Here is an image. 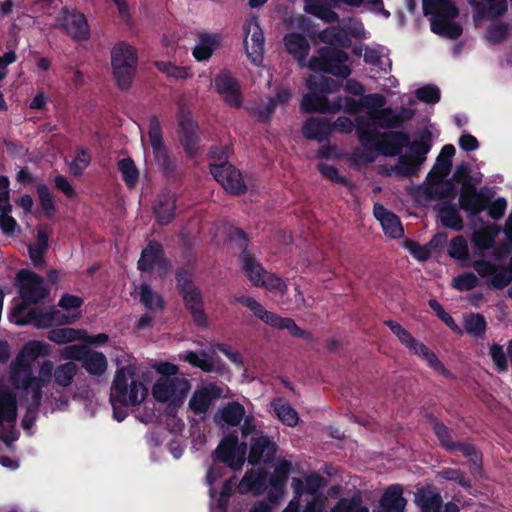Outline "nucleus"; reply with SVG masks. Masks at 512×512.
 I'll return each instance as SVG.
<instances>
[{
    "label": "nucleus",
    "instance_id": "1",
    "mask_svg": "<svg viewBox=\"0 0 512 512\" xmlns=\"http://www.w3.org/2000/svg\"><path fill=\"white\" fill-rule=\"evenodd\" d=\"M371 122L364 117L356 119L355 130L358 140L363 147L361 159L367 163L373 162L377 154L385 157H395L402 153L403 148L409 147L414 157L421 164L426 160V154L431 149L432 132L424 128L420 132V140L411 142L410 135L405 131L395 130L380 132L371 128Z\"/></svg>",
    "mask_w": 512,
    "mask_h": 512
},
{
    "label": "nucleus",
    "instance_id": "2",
    "mask_svg": "<svg viewBox=\"0 0 512 512\" xmlns=\"http://www.w3.org/2000/svg\"><path fill=\"white\" fill-rule=\"evenodd\" d=\"M113 79L121 91H128L138 68L137 50L126 41L117 42L111 50Z\"/></svg>",
    "mask_w": 512,
    "mask_h": 512
},
{
    "label": "nucleus",
    "instance_id": "3",
    "mask_svg": "<svg viewBox=\"0 0 512 512\" xmlns=\"http://www.w3.org/2000/svg\"><path fill=\"white\" fill-rule=\"evenodd\" d=\"M428 421L432 424V429L437 437L441 447L448 452L459 451L468 458L470 473L473 476H482L483 456L476 446L470 442L453 441L450 429L432 414L427 415Z\"/></svg>",
    "mask_w": 512,
    "mask_h": 512
},
{
    "label": "nucleus",
    "instance_id": "4",
    "mask_svg": "<svg viewBox=\"0 0 512 512\" xmlns=\"http://www.w3.org/2000/svg\"><path fill=\"white\" fill-rule=\"evenodd\" d=\"M149 140L153 158L159 170L167 180L175 181L180 178L178 160L163 141L161 123L156 115L149 118Z\"/></svg>",
    "mask_w": 512,
    "mask_h": 512
},
{
    "label": "nucleus",
    "instance_id": "5",
    "mask_svg": "<svg viewBox=\"0 0 512 512\" xmlns=\"http://www.w3.org/2000/svg\"><path fill=\"white\" fill-rule=\"evenodd\" d=\"M16 282L22 303L13 310V317L22 315L28 304L42 303L50 295V289L45 285L44 278L29 269H21L16 274Z\"/></svg>",
    "mask_w": 512,
    "mask_h": 512
},
{
    "label": "nucleus",
    "instance_id": "6",
    "mask_svg": "<svg viewBox=\"0 0 512 512\" xmlns=\"http://www.w3.org/2000/svg\"><path fill=\"white\" fill-rule=\"evenodd\" d=\"M308 61V68L313 72H323L337 78L347 79L351 68L347 65L348 53L338 47L323 46Z\"/></svg>",
    "mask_w": 512,
    "mask_h": 512
},
{
    "label": "nucleus",
    "instance_id": "7",
    "mask_svg": "<svg viewBox=\"0 0 512 512\" xmlns=\"http://www.w3.org/2000/svg\"><path fill=\"white\" fill-rule=\"evenodd\" d=\"M247 444L240 443L237 431H232L220 441L215 450L216 459L232 470H240L246 460Z\"/></svg>",
    "mask_w": 512,
    "mask_h": 512
},
{
    "label": "nucleus",
    "instance_id": "8",
    "mask_svg": "<svg viewBox=\"0 0 512 512\" xmlns=\"http://www.w3.org/2000/svg\"><path fill=\"white\" fill-rule=\"evenodd\" d=\"M177 122V134L184 154L188 159H194L202 151L198 123L193 120L189 113H180Z\"/></svg>",
    "mask_w": 512,
    "mask_h": 512
},
{
    "label": "nucleus",
    "instance_id": "9",
    "mask_svg": "<svg viewBox=\"0 0 512 512\" xmlns=\"http://www.w3.org/2000/svg\"><path fill=\"white\" fill-rule=\"evenodd\" d=\"M209 169L214 179L220 183L230 195L240 196L247 192V185L241 171L231 163L210 164Z\"/></svg>",
    "mask_w": 512,
    "mask_h": 512
},
{
    "label": "nucleus",
    "instance_id": "10",
    "mask_svg": "<svg viewBox=\"0 0 512 512\" xmlns=\"http://www.w3.org/2000/svg\"><path fill=\"white\" fill-rule=\"evenodd\" d=\"M191 389L190 382L179 377H160L152 387V395L157 402L164 403L176 399L184 402Z\"/></svg>",
    "mask_w": 512,
    "mask_h": 512
},
{
    "label": "nucleus",
    "instance_id": "11",
    "mask_svg": "<svg viewBox=\"0 0 512 512\" xmlns=\"http://www.w3.org/2000/svg\"><path fill=\"white\" fill-rule=\"evenodd\" d=\"M414 503L418 512H460L456 503L449 501L444 504L441 494L432 485L417 488Z\"/></svg>",
    "mask_w": 512,
    "mask_h": 512
},
{
    "label": "nucleus",
    "instance_id": "12",
    "mask_svg": "<svg viewBox=\"0 0 512 512\" xmlns=\"http://www.w3.org/2000/svg\"><path fill=\"white\" fill-rule=\"evenodd\" d=\"M278 446L269 436L263 432H256L250 439V449L247 461L250 465L256 466L260 463H271L277 453Z\"/></svg>",
    "mask_w": 512,
    "mask_h": 512
},
{
    "label": "nucleus",
    "instance_id": "13",
    "mask_svg": "<svg viewBox=\"0 0 512 512\" xmlns=\"http://www.w3.org/2000/svg\"><path fill=\"white\" fill-rule=\"evenodd\" d=\"M215 90L224 102L230 107L240 108L242 106V95L239 82L232 74L227 71H221L214 80Z\"/></svg>",
    "mask_w": 512,
    "mask_h": 512
},
{
    "label": "nucleus",
    "instance_id": "14",
    "mask_svg": "<svg viewBox=\"0 0 512 512\" xmlns=\"http://www.w3.org/2000/svg\"><path fill=\"white\" fill-rule=\"evenodd\" d=\"M61 27L77 41H85L90 37V28L85 15L76 10L63 9Z\"/></svg>",
    "mask_w": 512,
    "mask_h": 512
},
{
    "label": "nucleus",
    "instance_id": "15",
    "mask_svg": "<svg viewBox=\"0 0 512 512\" xmlns=\"http://www.w3.org/2000/svg\"><path fill=\"white\" fill-rule=\"evenodd\" d=\"M489 198L477 190L473 183L461 187L459 205L469 217H475L488 207Z\"/></svg>",
    "mask_w": 512,
    "mask_h": 512
},
{
    "label": "nucleus",
    "instance_id": "16",
    "mask_svg": "<svg viewBox=\"0 0 512 512\" xmlns=\"http://www.w3.org/2000/svg\"><path fill=\"white\" fill-rule=\"evenodd\" d=\"M292 471V463L288 460L279 462L272 474H269V491L268 499L272 503H278L283 497L285 486L288 481L290 472Z\"/></svg>",
    "mask_w": 512,
    "mask_h": 512
},
{
    "label": "nucleus",
    "instance_id": "17",
    "mask_svg": "<svg viewBox=\"0 0 512 512\" xmlns=\"http://www.w3.org/2000/svg\"><path fill=\"white\" fill-rule=\"evenodd\" d=\"M423 12L424 15H433L431 28L439 25V21H452L459 16V10L451 0L423 1Z\"/></svg>",
    "mask_w": 512,
    "mask_h": 512
},
{
    "label": "nucleus",
    "instance_id": "18",
    "mask_svg": "<svg viewBox=\"0 0 512 512\" xmlns=\"http://www.w3.org/2000/svg\"><path fill=\"white\" fill-rule=\"evenodd\" d=\"M300 109L303 113H338L340 106L337 103L330 101L326 95H322L317 91H310L306 93L301 100Z\"/></svg>",
    "mask_w": 512,
    "mask_h": 512
},
{
    "label": "nucleus",
    "instance_id": "19",
    "mask_svg": "<svg viewBox=\"0 0 512 512\" xmlns=\"http://www.w3.org/2000/svg\"><path fill=\"white\" fill-rule=\"evenodd\" d=\"M235 302L247 307L252 311L255 317L259 318L265 324L273 328L282 329L286 317H281L274 312L266 310L263 305L253 297L237 296L235 297Z\"/></svg>",
    "mask_w": 512,
    "mask_h": 512
},
{
    "label": "nucleus",
    "instance_id": "20",
    "mask_svg": "<svg viewBox=\"0 0 512 512\" xmlns=\"http://www.w3.org/2000/svg\"><path fill=\"white\" fill-rule=\"evenodd\" d=\"M221 395L222 389L219 386L209 384L193 393L189 400V408L197 415L204 414L208 411L212 401L220 398Z\"/></svg>",
    "mask_w": 512,
    "mask_h": 512
},
{
    "label": "nucleus",
    "instance_id": "21",
    "mask_svg": "<svg viewBox=\"0 0 512 512\" xmlns=\"http://www.w3.org/2000/svg\"><path fill=\"white\" fill-rule=\"evenodd\" d=\"M184 306L192 316L193 321L201 327L208 323V317L204 311V301L202 293L198 287L180 294Z\"/></svg>",
    "mask_w": 512,
    "mask_h": 512
},
{
    "label": "nucleus",
    "instance_id": "22",
    "mask_svg": "<svg viewBox=\"0 0 512 512\" xmlns=\"http://www.w3.org/2000/svg\"><path fill=\"white\" fill-rule=\"evenodd\" d=\"M286 51L293 56L300 66H304L310 51L306 37L298 32L287 33L283 38Z\"/></svg>",
    "mask_w": 512,
    "mask_h": 512
},
{
    "label": "nucleus",
    "instance_id": "23",
    "mask_svg": "<svg viewBox=\"0 0 512 512\" xmlns=\"http://www.w3.org/2000/svg\"><path fill=\"white\" fill-rule=\"evenodd\" d=\"M382 512H404L407 499L403 496V487L400 484H392L386 488L379 500Z\"/></svg>",
    "mask_w": 512,
    "mask_h": 512
},
{
    "label": "nucleus",
    "instance_id": "24",
    "mask_svg": "<svg viewBox=\"0 0 512 512\" xmlns=\"http://www.w3.org/2000/svg\"><path fill=\"white\" fill-rule=\"evenodd\" d=\"M176 196L170 191L162 192L158 195L154 207V214L157 222L166 226L175 218Z\"/></svg>",
    "mask_w": 512,
    "mask_h": 512
},
{
    "label": "nucleus",
    "instance_id": "25",
    "mask_svg": "<svg viewBox=\"0 0 512 512\" xmlns=\"http://www.w3.org/2000/svg\"><path fill=\"white\" fill-rule=\"evenodd\" d=\"M59 314V310L51 308L49 311L41 312L37 309L25 311L22 315L15 317V323L18 325L33 324L37 328H49L55 322V315Z\"/></svg>",
    "mask_w": 512,
    "mask_h": 512
},
{
    "label": "nucleus",
    "instance_id": "26",
    "mask_svg": "<svg viewBox=\"0 0 512 512\" xmlns=\"http://www.w3.org/2000/svg\"><path fill=\"white\" fill-rule=\"evenodd\" d=\"M243 30L246 34L244 44L246 49L248 50V39L250 38L252 42V50L253 53L257 55L256 58L262 59V54L264 51V34L259 25L258 18L256 16H252L249 19H246Z\"/></svg>",
    "mask_w": 512,
    "mask_h": 512
},
{
    "label": "nucleus",
    "instance_id": "27",
    "mask_svg": "<svg viewBox=\"0 0 512 512\" xmlns=\"http://www.w3.org/2000/svg\"><path fill=\"white\" fill-rule=\"evenodd\" d=\"M331 132L330 122L321 117L308 118L302 126V134L309 140L324 141Z\"/></svg>",
    "mask_w": 512,
    "mask_h": 512
},
{
    "label": "nucleus",
    "instance_id": "28",
    "mask_svg": "<svg viewBox=\"0 0 512 512\" xmlns=\"http://www.w3.org/2000/svg\"><path fill=\"white\" fill-rule=\"evenodd\" d=\"M238 259L249 281L254 286L259 287L260 281L263 279L264 275L267 274L265 268L257 261L252 252L240 253Z\"/></svg>",
    "mask_w": 512,
    "mask_h": 512
},
{
    "label": "nucleus",
    "instance_id": "29",
    "mask_svg": "<svg viewBox=\"0 0 512 512\" xmlns=\"http://www.w3.org/2000/svg\"><path fill=\"white\" fill-rule=\"evenodd\" d=\"M245 408L237 401L228 402L219 413L215 414L214 421L216 423L223 422L227 426L236 427L240 425L245 417Z\"/></svg>",
    "mask_w": 512,
    "mask_h": 512
},
{
    "label": "nucleus",
    "instance_id": "30",
    "mask_svg": "<svg viewBox=\"0 0 512 512\" xmlns=\"http://www.w3.org/2000/svg\"><path fill=\"white\" fill-rule=\"evenodd\" d=\"M163 254V246L158 241H149L141 252L140 259L137 262V268L142 272L152 271Z\"/></svg>",
    "mask_w": 512,
    "mask_h": 512
},
{
    "label": "nucleus",
    "instance_id": "31",
    "mask_svg": "<svg viewBox=\"0 0 512 512\" xmlns=\"http://www.w3.org/2000/svg\"><path fill=\"white\" fill-rule=\"evenodd\" d=\"M17 420V400L8 389L0 388V427L4 422L15 423Z\"/></svg>",
    "mask_w": 512,
    "mask_h": 512
},
{
    "label": "nucleus",
    "instance_id": "32",
    "mask_svg": "<svg viewBox=\"0 0 512 512\" xmlns=\"http://www.w3.org/2000/svg\"><path fill=\"white\" fill-rule=\"evenodd\" d=\"M438 212L440 222L444 227L455 231H461L463 229V219L454 203L450 201L443 202Z\"/></svg>",
    "mask_w": 512,
    "mask_h": 512
},
{
    "label": "nucleus",
    "instance_id": "33",
    "mask_svg": "<svg viewBox=\"0 0 512 512\" xmlns=\"http://www.w3.org/2000/svg\"><path fill=\"white\" fill-rule=\"evenodd\" d=\"M369 119L381 129H399L400 124L396 112L392 107L371 110Z\"/></svg>",
    "mask_w": 512,
    "mask_h": 512
},
{
    "label": "nucleus",
    "instance_id": "34",
    "mask_svg": "<svg viewBox=\"0 0 512 512\" xmlns=\"http://www.w3.org/2000/svg\"><path fill=\"white\" fill-rule=\"evenodd\" d=\"M424 195L429 200L455 198L457 195L455 181L451 178L448 180L444 179L440 184L427 185L424 189Z\"/></svg>",
    "mask_w": 512,
    "mask_h": 512
},
{
    "label": "nucleus",
    "instance_id": "35",
    "mask_svg": "<svg viewBox=\"0 0 512 512\" xmlns=\"http://www.w3.org/2000/svg\"><path fill=\"white\" fill-rule=\"evenodd\" d=\"M132 375L133 371L128 367H121L116 371L111 387L110 401H124L129 387L128 378Z\"/></svg>",
    "mask_w": 512,
    "mask_h": 512
},
{
    "label": "nucleus",
    "instance_id": "36",
    "mask_svg": "<svg viewBox=\"0 0 512 512\" xmlns=\"http://www.w3.org/2000/svg\"><path fill=\"white\" fill-rule=\"evenodd\" d=\"M107 359L102 352L89 350L82 360V367L94 376H101L107 370Z\"/></svg>",
    "mask_w": 512,
    "mask_h": 512
},
{
    "label": "nucleus",
    "instance_id": "37",
    "mask_svg": "<svg viewBox=\"0 0 512 512\" xmlns=\"http://www.w3.org/2000/svg\"><path fill=\"white\" fill-rule=\"evenodd\" d=\"M384 324L389 327L401 344H403L411 353L416 354V351L419 350V346L424 344L417 341L412 334L398 322L394 320H385Z\"/></svg>",
    "mask_w": 512,
    "mask_h": 512
},
{
    "label": "nucleus",
    "instance_id": "38",
    "mask_svg": "<svg viewBox=\"0 0 512 512\" xmlns=\"http://www.w3.org/2000/svg\"><path fill=\"white\" fill-rule=\"evenodd\" d=\"M179 359L207 373L212 372L214 369V364L205 350L200 352L186 351L184 354L179 355Z\"/></svg>",
    "mask_w": 512,
    "mask_h": 512
},
{
    "label": "nucleus",
    "instance_id": "39",
    "mask_svg": "<svg viewBox=\"0 0 512 512\" xmlns=\"http://www.w3.org/2000/svg\"><path fill=\"white\" fill-rule=\"evenodd\" d=\"M140 302L148 310L162 311L165 308L163 297L155 292L147 283L140 286Z\"/></svg>",
    "mask_w": 512,
    "mask_h": 512
},
{
    "label": "nucleus",
    "instance_id": "40",
    "mask_svg": "<svg viewBox=\"0 0 512 512\" xmlns=\"http://www.w3.org/2000/svg\"><path fill=\"white\" fill-rule=\"evenodd\" d=\"M242 483H245L248 489L261 494L269 487V474L263 469L257 472H247L242 479Z\"/></svg>",
    "mask_w": 512,
    "mask_h": 512
},
{
    "label": "nucleus",
    "instance_id": "41",
    "mask_svg": "<svg viewBox=\"0 0 512 512\" xmlns=\"http://www.w3.org/2000/svg\"><path fill=\"white\" fill-rule=\"evenodd\" d=\"M45 345L39 341H29L17 356V362L21 366H29V362L46 353Z\"/></svg>",
    "mask_w": 512,
    "mask_h": 512
},
{
    "label": "nucleus",
    "instance_id": "42",
    "mask_svg": "<svg viewBox=\"0 0 512 512\" xmlns=\"http://www.w3.org/2000/svg\"><path fill=\"white\" fill-rule=\"evenodd\" d=\"M415 355L425 360L430 368L439 372L444 377L453 378L452 373L444 366L437 355L425 344L419 346V350L416 351Z\"/></svg>",
    "mask_w": 512,
    "mask_h": 512
},
{
    "label": "nucleus",
    "instance_id": "43",
    "mask_svg": "<svg viewBox=\"0 0 512 512\" xmlns=\"http://www.w3.org/2000/svg\"><path fill=\"white\" fill-rule=\"evenodd\" d=\"M117 167L126 186L129 189L134 188L139 179V170L136 167L133 159L130 157L123 158L118 161Z\"/></svg>",
    "mask_w": 512,
    "mask_h": 512
},
{
    "label": "nucleus",
    "instance_id": "44",
    "mask_svg": "<svg viewBox=\"0 0 512 512\" xmlns=\"http://www.w3.org/2000/svg\"><path fill=\"white\" fill-rule=\"evenodd\" d=\"M82 333V330L70 327L54 328L48 332L47 338L51 342L62 345L81 339Z\"/></svg>",
    "mask_w": 512,
    "mask_h": 512
},
{
    "label": "nucleus",
    "instance_id": "45",
    "mask_svg": "<svg viewBox=\"0 0 512 512\" xmlns=\"http://www.w3.org/2000/svg\"><path fill=\"white\" fill-rule=\"evenodd\" d=\"M43 386L44 385L40 383V380L31 373L26 374L22 379L21 387L26 393L31 394L32 405L34 408H38L41 404Z\"/></svg>",
    "mask_w": 512,
    "mask_h": 512
},
{
    "label": "nucleus",
    "instance_id": "46",
    "mask_svg": "<svg viewBox=\"0 0 512 512\" xmlns=\"http://www.w3.org/2000/svg\"><path fill=\"white\" fill-rule=\"evenodd\" d=\"M40 208L47 218H51L57 211V206L49 187L40 183L36 186Z\"/></svg>",
    "mask_w": 512,
    "mask_h": 512
},
{
    "label": "nucleus",
    "instance_id": "47",
    "mask_svg": "<svg viewBox=\"0 0 512 512\" xmlns=\"http://www.w3.org/2000/svg\"><path fill=\"white\" fill-rule=\"evenodd\" d=\"M77 365L72 362L60 364L54 370V382L61 387H68L77 374Z\"/></svg>",
    "mask_w": 512,
    "mask_h": 512
},
{
    "label": "nucleus",
    "instance_id": "48",
    "mask_svg": "<svg viewBox=\"0 0 512 512\" xmlns=\"http://www.w3.org/2000/svg\"><path fill=\"white\" fill-rule=\"evenodd\" d=\"M154 66L159 72L174 80H185L192 76L188 68L177 66L171 62L155 61Z\"/></svg>",
    "mask_w": 512,
    "mask_h": 512
},
{
    "label": "nucleus",
    "instance_id": "49",
    "mask_svg": "<svg viewBox=\"0 0 512 512\" xmlns=\"http://www.w3.org/2000/svg\"><path fill=\"white\" fill-rule=\"evenodd\" d=\"M322 43L328 44L331 47H346L348 42L347 35L340 29L335 27H328L321 31L318 35Z\"/></svg>",
    "mask_w": 512,
    "mask_h": 512
},
{
    "label": "nucleus",
    "instance_id": "50",
    "mask_svg": "<svg viewBox=\"0 0 512 512\" xmlns=\"http://www.w3.org/2000/svg\"><path fill=\"white\" fill-rule=\"evenodd\" d=\"M331 7L326 3H311L306 5L305 11L327 23H334L338 21L339 15Z\"/></svg>",
    "mask_w": 512,
    "mask_h": 512
},
{
    "label": "nucleus",
    "instance_id": "51",
    "mask_svg": "<svg viewBox=\"0 0 512 512\" xmlns=\"http://www.w3.org/2000/svg\"><path fill=\"white\" fill-rule=\"evenodd\" d=\"M452 162L436 159V163L427 175V185L440 184L450 174Z\"/></svg>",
    "mask_w": 512,
    "mask_h": 512
},
{
    "label": "nucleus",
    "instance_id": "52",
    "mask_svg": "<svg viewBox=\"0 0 512 512\" xmlns=\"http://www.w3.org/2000/svg\"><path fill=\"white\" fill-rule=\"evenodd\" d=\"M464 327L468 334L476 338H483L487 329V323L482 314L472 313L465 318Z\"/></svg>",
    "mask_w": 512,
    "mask_h": 512
},
{
    "label": "nucleus",
    "instance_id": "53",
    "mask_svg": "<svg viewBox=\"0 0 512 512\" xmlns=\"http://www.w3.org/2000/svg\"><path fill=\"white\" fill-rule=\"evenodd\" d=\"M307 87L310 91H317L322 95L332 93L338 90L339 84L332 78L321 76L319 79L308 78Z\"/></svg>",
    "mask_w": 512,
    "mask_h": 512
},
{
    "label": "nucleus",
    "instance_id": "54",
    "mask_svg": "<svg viewBox=\"0 0 512 512\" xmlns=\"http://www.w3.org/2000/svg\"><path fill=\"white\" fill-rule=\"evenodd\" d=\"M437 477L446 481L455 482L464 489H471L472 482L465 472L458 468H443L437 473Z\"/></svg>",
    "mask_w": 512,
    "mask_h": 512
},
{
    "label": "nucleus",
    "instance_id": "55",
    "mask_svg": "<svg viewBox=\"0 0 512 512\" xmlns=\"http://www.w3.org/2000/svg\"><path fill=\"white\" fill-rule=\"evenodd\" d=\"M147 390L143 383L137 380H132L127 391L124 401H118L122 406H135L140 403Z\"/></svg>",
    "mask_w": 512,
    "mask_h": 512
},
{
    "label": "nucleus",
    "instance_id": "56",
    "mask_svg": "<svg viewBox=\"0 0 512 512\" xmlns=\"http://www.w3.org/2000/svg\"><path fill=\"white\" fill-rule=\"evenodd\" d=\"M274 410L278 419L289 427H294L298 423V414L288 403H273Z\"/></svg>",
    "mask_w": 512,
    "mask_h": 512
},
{
    "label": "nucleus",
    "instance_id": "57",
    "mask_svg": "<svg viewBox=\"0 0 512 512\" xmlns=\"http://www.w3.org/2000/svg\"><path fill=\"white\" fill-rule=\"evenodd\" d=\"M399 160L396 166V172L400 176L409 177L417 173L421 163L412 156L398 155Z\"/></svg>",
    "mask_w": 512,
    "mask_h": 512
},
{
    "label": "nucleus",
    "instance_id": "58",
    "mask_svg": "<svg viewBox=\"0 0 512 512\" xmlns=\"http://www.w3.org/2000/svg\"><path fill=\"white\" fill-rule=\"evenodd\" d=\"M266 276L259 283V287H264L271 292H278L280 295H285L288 291L286 282L278 275L267 273Z\"/></svg>",
    "mask_w": 512,
    "mask_h": 512
},
{
    "label": "nucleus",
    "instance_id": "59",
    "mask_svg": "<svg viewBox=\"0 0 512 512\" xmlns=\"http://www.w3.org/2000/svg\"><path fill=\"white\" fill-rule=\"evenodd\" d=\"M439 22V25L435 28H431V31L435 34L445 36L452 40H456L462 35L463 29L459 23L454 21Z\"/></svg>",
    "mask_w": 512,
    "mask_h": 512
},
{
    "label": "nucleus",
    "instance_id": "60",
    "mask_svg": "<svg viewBox=\"0 0 512 512\" xmlns=\"http://www.w3.org/2000/svg\"><path fill=\"white\" fill-rule=\"evenodd\" d=\"M317 170L327 179L330 181L343 185L345 187H349L351 185V182L348 178L345 176L340 175L339 170L330 164L320 162L317 164Z\"/></svg>",
    "mask_w": 512,
    "mask_h": 512
},
{
    "label": "nucleus",
    "instance_id": "61",
    "mask_svg": "<svg viewBox=\"0 0 512 512\" xmlns=\"http://www.w3.org/2000/svg\"><path fill=\"white\" fill-rule=\"evenodd\" d=\"M381 226L383 228L384 233L393 239H399L404 234V229L402 227L400 218L395 213H391L381 223Z\"/></svg>",
    "mask_w": 512,
    "mask_h": 512
},
{
    "label": "nucleus",
    "instance_id": "62",
    "mask_svg": "<svg viewBox=\"0 0 512 512\" xmlns=\"http://www.w3.org/2000/svg\"><path fill=\"white\" fill-rule=\"evenodd\" d=\"M448 255L456 260H466L468 258V244L462 235H458L451 240Z\"/></svg>",
    "mask_w": 512,
    "mask_h": 512
},
{
    "label": "nucleus",
    "instance_id": "63",
    "mask_svg": "<svg viewBox=\"0 0 512 512\" xmlns=\"http://www.w3.org/2000/svg\"><path fill=\"white\" fill-rule=\"evenodd\" d=\"M214 51V40L207 35L200 38V42L193 49V56L197 61L208 60Z\"/></svg>",
    "mask_w": 512,
    "mask_h": 512
},
{
    "label": "nucleus",
    "instance_id": "64",
    "mask_svg": "<svg viewBox=\"0 0 512 512\" xmlns=\"http://www.w3.org/2000/svg\"><path fill=\"white\" fill-rule=\"evenodd\" d=\"M331 512H369V509L361 504L360 498H342L331 509Z\"/></svg>",
    "mask_w": 512,
    "mask_h": 512
}]
</instances>
